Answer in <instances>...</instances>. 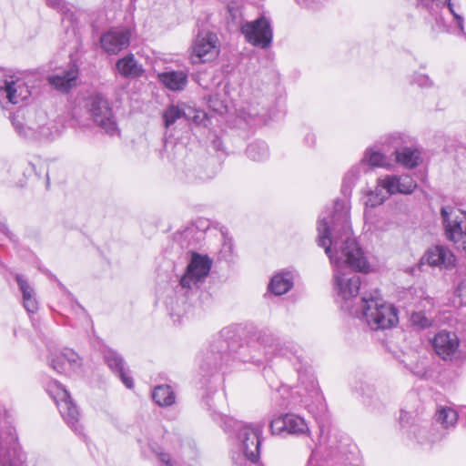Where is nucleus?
Here are the masks:
<instances>
[{
  "instance_id": "f257e3e1",
  "label": "nucleus",
  "mask_w": 466,
  "mask_h": 466,
  "mask_svg": "<svg viewBox=\"0 0 466 466\" xmlns=\"http://www.w3.org/2000/svg\"><path fill=\"white\" fill-rule=\"evenodd\" d=\"M319 246L334 265V289L340 308L351 314L360 313L371 329H386L398 323L397 309L386 302L378 289L364 292L360 309H354L352 300L360 289V276L349 269L366 272L369 262L362 248L352 236L350 207L347 201L337 199L333 211L322 212L317 222Z\"/></svg>"
},
{
  "instance_id": "f03ea898",
  "label": "nucleus",
  "mask_w": 466,
  "mask_h": 466,
  "mask_svg": "<svg viewBox=\"0 0 466 466\" xmlns=\"http://www.w3.org/2000/svg\"><path fill=\"white\" fill-rule=\"evenodd\" d=\"M257 340L262 347L266 358L282 357L292 361L298 373L299 384L296 393L300 397V402L309 409L316 405L320 411H324L326 406L322 393L310 368L303 363L300 348L292 340L280 337L278 332L269 329L259 330Z\"/></svg>"
},
{
  "instance_id": "7ed1b4c3",
  "label": "nucleus",
  "mask_w": 466,
  "mask_h": 466,
  "mask_svg": "<svg viewBox=\"0 0 466 466\" xmlns=\"http://www.w3.org/2000/svg\"><path fill=\"white\" fill-rule=\"evenodd\" d=\"M235 345V342H229L222 335L216 338L209 348L199 356L198 369L201 375L211 376L223 366H233L235 362L260 364V359L250 355L248 345H239L237 349Z\"/></svg>"
},
{
  "instance_id": "20e7f679",
  "label": "nucleus",
  "mask_w": 466,
  "mask_h": 466,
  "mask_svg": "<svg viewBox=\"0 0 466 466\" xmlns=\"http://www.w3.org/2000/svg\"><path fill=\"white\" fill-rule=\"evenodd\" d=\"M212 418L220 423L225 432L237 436L243 454L235 461L236 466H262L258 462L262 434L259 426L246 424L215 410Z\"/></svg>"
},
{
  "instance_id": "39448f33",
  "label": "nucleus",
  "mask_w": 466,
  "mask_h": 466,
  "mask_svg": "<svg viewBox=\"0 0 466 466\" xmlns=\"http://www.w3.org/2000/svg\"><path fill=\"white\" fill-rule=\"evenodd\" d=\"M10 120L15 133L23 139L35 141L51 135L46 114L42 110L20 107L10 116Z\"/></svg>"
},
{
  "instance_id": "423d86ee",
  "label": "nucleus",
  "mask_w": 466,
  "mask_h": 466,
  "mask_svg": "<svg viewBox=\"0 0 466 466\" xmlns=\"http://www.w3.org/2000/svg\"><path fill=\"white\" fill-rule=\"evenodd\" d=\"M85 107L89 118L106 134L111 137L120 134L112 105L105 96L99 93L89 96Z\"/></svg>"
},
{
  "instance_id": "0eeeda50",
  "label": "nucleus",
  "mask_w": 466,
  "mask_h": 466,
  "mask_svg": "<svg viewBox=\"0 0 466 466\" xmlns=\"http://www.w3.org/2000/svg\"><path fill=\"white\" fill-rule=\"evenodd\" d=\"M327 459L334 461L333 466H360L357 447L345 437L339 439L329 434L327 442L319 444Z\"/></svg>"
},
{
  "instance_id": "6e6552de",
  "label": "nucleus",
  "mask_w": 466,
  "mask_h": 466,
  "mask_svg": "<svg viewBox=\"0 0 466 466\" xmlns=\"http://www.w3.org/2000/svg\"><path fill=\"white\" fill-rule=\"evenodd\" d=\"M47 391L55 400L68 427L76 434H82L83 426L80 423V411L66 389L60 382L54 380L48 385Z\"/></svg>"
},
{
  "instance_id": "1a4fd4ad",
  "label": "nucleus",
  "mask_w": 466,
  "mask_h": 466,
  "mask_svg": "<svg viewBox=\"0 0 466 466\" xmlns=\"http://www.w3.org/2000/svg\"><path fill=\"white\" fill-rule=\"evenodd\" d=\"M441 216L447 239L466 255V211L447 206L441 208Z\"/></svg>"
},
{
  "instance_id": "9d476101",
  "label": "nucleus",
  "mask_w": 466,
  "mask_h": 466,
  "mask_svg": "<svg viewBox=\"0 0 466 466\" xmlns=\"http://www.w3.org/2000/svg\"><path fill=\"white\" fill-rule=\"evenodd\" d=\"M212 267V260L207 255L192 252L185 273L179 279L183 289H193L199 288L208 278Z\"/></svg>"
},
{
  "instance_id": "9b49d317",
  "label": "nucleus",
  "mask_w": 466,
  "mask_h": 466,
  "mask_svg": "<svg viewBox=\"0 0 466 466\" xmlns=\"http://www.w3.org/2000/svg\"><path fill=\"white\" fill-rule=\"evenodd\" d=\"M30 96L28 86L13 75L0 77V106L9 110L11 106L18 105Z\"/></svg>"
},
{
  "instance_id": "f8f14e48",
  "label": "nucleus",
  "mask_w": 466,
  "mask_h": 466,
  "mask_svg": "<svg viewBox=\"0 0 466 466\" xmlns=\"http://www.w3.org/2000/svg\"><path fill=\"white\" fill-rule=\"evenodd\" d=\"M241 33L248 43L257 47L265 49L272 43L273 31L270 21L264 15L254 21L245 22Z\"/></svg>"
},
{
  "instance_id": "ddd939ff",
  "label": "nucleus",
  "mask_w": 466,
  "mask_h": 466,
  "mask_svg": "<svg viewBox=\"0 0 466 466\" xmlns=\"http://www.w3.org/2000/svg\"><path fill=\"white\" fill-rule=\"evenodd\" d=\"M388 165L387 157L384 154L373 147H369L365 150L363 157L360 162L352 167L345 175V184H354L360 177L361 173H366L370 167H383Z\"/></svg>"
},
{
  "instance_id": "4468645a",
  "label": "nucleus",
  "mask_w": 466,
  "mask_h": 466,
  "mask_svg": "<svg viewBox=\"0 0 466 466\" xmlns=\"http://www.w3.org/2000/svg\"><path fill=\"white\" fill-rule=\"evenodd\" d=\"M131 30L127 27H113L100 36L101 48L108 55H116L130 45Z\"/></svg>"
},
{
  "instance_id": "2eb2a0df",
  "label": "nucleus",
  "mask_w": 466,
  "mask_h": 466,
  "mask_svg": "<svg viewBox=\"0 0 466 466\" xmlns=\"http://www.w3.org/2000/svg\"><path fill=\"white\" fill-rule=\"evenodd\" d=\"M217 41V35L213 33H198L193 46V63L197 62L196 58L203 63L215 58L218 54Z\"/></svg>"
},
{
  "instance_id": "dca6fc26",
  "label": "nucleus",
  "mask_w": 466,
  "mask_h": 466,
  "mask_svg": "<svg viewBox=\"0 0 466 466\" xmlns=\"http://www.w3.org/2000/svg\"><path fill=\"white\" fill-rule=\"evenodd\" d=\"M431 344L440 358L443 360H452L458 353L460 340L455 332L442 329L434 336Z\"/></svg>"
},
{
  "instance_id": "f3484780",
  "label": "nucleus",
  "mask_w": 466,
  "mask_h": 466,
  "mask_svg": "<svg viewBox=\"0 0 466 466\" xmlns=\"http://www.w3.org/2000/svg\"><path fill=\"white\" fill-rule=\"evenodd\" d=\"M269 427L272 434L287 432L292 435H301L309 431L308 425L304 419L295 414L279 416L271 420Z\"/></svg>"
},
{
  "instance_id": "a211bd4d",
  "label": "nucleus",
  "mask_w": 466,
  "mask_h": 466,
  "mask_svg": "<svg viewBox=\"0 0 466 466\" xmlns=\"http://www.w3.org/2000/svg\"><path fill=\"white\" fill-rule=\"evenodd\" d=\"M379 186L385 189L388 195H410L417 187V183L410 175H387L378 179Z\"/></svg>"
},
{
  "instance_id": "6ab92c4d",
  "label": "nucleus",
  "mask_w": 466,
  "mask_h": 466,
  "mask_svg": "<svg viewBox=\"0 0 466 466\" xmlns=\"http://www.w3.org/2000/svg\"><path fill=\"white\" fill-rule=\"evenodd\" d=\"M24 459L14 434L10 431L5 440L0 434L1 466H23Z\"/></svg>"
},
{
  "instance_id": "aec40b11",
  "label": "nucleus",
  "mask_w": 466,
  "mask_h": 466,
  "mask_svg": "<svg viewBox=\"0 0 466 466\" xmlns=\"http://www.w3.org/2000/svg\"><path fill=\"white\" fill-rule=\"evenodd\" d=\"M103 355L108 368L120 378L127 389H132L134 387L133 379L129 376V370L127 368L123 357L112 349H106Z\"/></svg>"
},
{
  "instance_id": "412c9836",
  "label": "nucleus",
  "mask_w": 466,
  "mask_h": 466,
  "mask_svg": "<svg viewBox=\"0 0 466 466\" xmlns=\"http://www.w3.org/2000/svg\"><path fill=\"white\" fill-rule=\"evenodd\" d=\"M431 267H438L440 268H451L455 266V256L452 252L443 246H434L430 248L422 257Z\"/></svg>"
},
{
  "instance_id": "4be33fe9",
  "label": "nucleus",
  "mask_w": 466,
  "mask_h": 466,
  "mask_svg": "<svg viewBox=\"0 0 466 466\" xmlns=\"http://www.w3.org/2000/svg\"><path fill=\"white\" fill-rule=\"evenodd\" d=\"M417 292V290H415ZM418 297L420 299L417 309L418 311H414L410 315V322L413 326L418 329H427L431 326L432 319L427 316L426 311H430L434 306V300L429 296H425V292L420 289L418 290Z\"/></svg>"
},
{
  "instance_id": "5701e85b",
  "label": "nucleus",
  "mask_w": 466,
  "mask_h": 466,
  "mask_svg": "<svg viewBox=\"0 0 466 466\" xmlns=\"http://www.w3.org/2000/svg\"><path fill=\"white\" fill-rule=\"evenodd\" d=\"M77 76L78 68L72 64L60 73L48 76L47 80L56 90L68 92L76 85Z\"/></svg>"
},
{
  "instance_id": "b1692460",
  "label": "nucleus",
  "mask_w": 466,
  "mask_h": 466,
  "mask_svg": "<svg viewBox=\"0 0 466 466\" xmlns=\"http://www.w3.org/2000/svg\"><path fill=\"white\" fill-rule=\"evenodd\" d=\"M116 68L119 75L125 78H138L145 72L143 66L131 53L118 59L116 63Z\"/></svg>"
},
{
  "instance_id": "393cba45",
  "label": "nucleus",
  "mask_w": 466,
  "mask_h": 466,
  "mask_svg": "<svg viewBox=\"0 0 466 466\" xmlns=\"http://www.w3.org/2000/svg\"><path fill=\"white\" fill-rule=\"evenodd\" d=\"M157 78L167 89L182 91L187 85V73L183 70H169L157 75Z\"/></svg>"
},
{
  "instance_id": "a878e982",
  "label": "nucleus",
  "mask_w": 466,
  "mask_h": 466,
  "mask_svg": "<svg viewBox=\"0 0 466 466\" xmlns=\"http://www.w3.org/2000/svg\"><path fill=\"white\" fill-rule=\"evenodd\" d=\"M15 280L23 295L24 308L29 314L36 312L38 309V302L35 299V289L23 275L16 274Z\"/></svg>"
},
{
  "instance_id": "bb28decb",
  "label": "nucleus",
  "mask_w": 466,
  "mask_h": 466,
  "mask_svg": "<svg viewBox=\"0 0 466 466\" xmlns=\"http://www.w3.org/2000/svg\"><path fill=\"white\" fill-rule=\"evenodd\" d=\"M294 273L289 270L277 273L268 284L269 290L278 296L286 294L294 285Z\"/></svg>"
},
{
  "instance_id": "cd10ccee",
  "label": "nucleus",
  "mask_w": 466,
  "mask_h": 466,
  "mask_svg": "<svg viewBox=\"0 0 466 466\" xmlns=\"http://www.w3.org/2000/svg\"><path fill=\"white\" fill-rule=\"evenodd\" d=\"M227 4L226 20L230 31L242 30L243 22L240 5L244 0H222Z\"/></svg>"
},
{
  "instance_id": "c85d7f7f",
  "label": "nucleus",
  "mask_w": 466,
  "mask_h": 466,
  "mask_svg": "<svg viewBox=\"0 0 466 466\" xmlns=\"http://www.w3.org/2000/svg\"><path fill=\"white\" fill-rule=\"evenodd\" d=\"M434 420L446 431L445 433H442L444 436L449 431L455 428L458 421V412L451 407L440 406L435 411Z\"/></svg>"
},
{
  "instance_id": "c756f323",
  "label": "nucleus",
  "mask_w": 466,
  "mask_h": 466,
  "mask_svg": "<svg viewBox=\"0 0 466 466\" xmlns=\"http://www.w3.org/2000/svg\"><path fill=\"white\" fill-rule=\"evenodd\" d=\"M395 160L406 168L416 167L420 161V152L416 148L403 147L394 151Z\"/></svg>"
},
{
  "instance_id": "7c9ffc66",
  "label": "nucleus",
  "mask_w": 466,
  "mask_h": 466,
  "mask_svg": "<svg viewBox=\"0 0 466 466\" xmlns=\"http://www.w3.org/2000/svg\"><path fill=\"white\" fill-rule=\"evenodd\" d=\"M410 438L415 440L419 443L427 441H437L443 437V434H436L429 432L428 426L419 423H412L408 430Z\"/></svg>"
},
{
  "instance_id": "2f4dec72",
  "label": "nucleus",
  "mask_w": 466,
  "mask_h": 466,
  "mask_svg": "<svg viewBox=\"0 0 466 466\" xmlns=\"http://www.w3.org/2000/svg\"><path fill=\"white\" fill-rule=\"evenodd\" d=\"M152 398L158 406L168 407L175 403L176 395L169 385H158L154 388Z\"/></svg>"
},
{
  "instance_id": "473e14b6",
  "label": "nucleus",
  "mask_w": 466,
  "mask_h": 466,
  "mask_svg": "<svg viewBox=\"0 0 466 466\" xmlns=\"http://www.w3.org/2000/svg\"><path fill=\"white\" fill-rule=\"evenodd\" d=\"M440 11L447 9L452 15L453 23L460 32H463L464 18L461 13L460 0H441Z\"/></svg>"
},
{
  "instance_id": "72a5a7b5",
  "label": "nucleus",
  "mask_w": 466,
  "mask_h": 466,
  "mask_svg": "<svg viewBox=\"0 0 466 466\" xmlns=\"http://www.w3.org/2000/svg\"><path fill=\"white\" fill-rule=\"evenodd\" d=\"M247 157L256 162H262L269 157V148L264 141H254L246 149Z\"/></svg>"
},
{
  "instance_id": "f704fd0d",
  "label": "nucleus",
  "mask_w": 466,
  "mask_h": 466,
  "mask_svg": "<svg viewBox=\"0 0 466 466\" xmlns=\"http://www.w3.org/2000/svg\"><path fill=\"white\" fill-rule=\"evenodd\" d=\"M164 126L166 128H169L177 120L185 117L187 118L185 105L182 106H169L163 112Z\"/></svg>"
},
{
  "instance_id": "c9c22d12",
  "label": "nucleus",
  "mask_w": 466,
  "mask_h": 466,
  "mask_svg": "<svg viewBox=\"0 0 466 466\" xmlns=\"http://www.w3.org/2000/svg\"><path fill=\"white\" fill-rule=\"evenodd\" d=\"M60 360L66 361V372L69 370L75 371L78 370L82 365V361L78 354L69 349H66L64 351L60 352Z\"/></svg>"
},
{
  "instance_id": "e433bc0d",
  "label": "nucleus",
  "mask_w": 466,
  "mask_h": 466,
  "mask_svg": "<svg viewBox=\"0 0 466 466\" xmlns=\"http://www.w3.org/2000/svg\"><path fill=\"white\" fill-rule=\"evenodd\" d=\"M415 1H416L417 8L426 11L431 16H435L437 18V15L440 12V8L441 7V4H442L441 0H415Z\"/></svg>"
},
{
  "instance_id": "4c0bfd02",
  "label": "nucleus",
  "mask_w": 466,
  "mask_h": 466,
  "mask_svg": "<svg viewBox=\"0 0 466 466\" xmlns=\"http://www.w3.org/2000/svg\"><path fill=\"white\" fill-rule=\"evenodd\" d=\"M383 190L385 189L378 185L375 190L369 194L366 205L372 208L381 205L387 199V196Z\"/></svg>"
},
{
  "instance_id": "58836bf2",
  "label": "nucleus",
  "mask_w": 466,
  "mask_h": 466,
  "mask_svg": "<svg viewBox=\"0 0 466 466\" xmlns=\"http://www.w3.org/2000/svg\"><path fill=\"white\" fill-rule=\"evenodd\" d=\"M0 235H3L10 242L17 244L19 242L18 236L12 231L7 223L5 217L0 212Z\"/></svg>"
},
{
  "instance_id": "ea45409f",
  "label": "nucleus",
  "mask_w": 466,
  "mask_h": 466,
  "mask_svg": "<svg viewBox=\"0 0 466 466\" xmlns=\"http://www.w3.org/2000/svg\"><path fill=\"white\" fill-rule=\"evenodd\" d=\"M410 83L415 84L421 88H431L433 86V81L429 77V76L418 72L413 73Z\"/></svg>"
},
{
  "instance_id": "a19ab883",
  "label": "nucleus",
  "mask_w": 466,
  "mask_h": 466,
  "mask_svg": "<svg viewBox=\"0 0 466 466\" xmlns=\"http://www.w3.org/2000/svg\"><path fill=\"white\" fill-rule=\"evenodd\" d=\"M303 8L317 11L324 6L326 0H295Z\"/></svg>"
},
{
  "instance_id": "79ce46f5",
  "label": "nucleus",
  "mask_w": 466,
  "mask_h": 466,
  "mask_svg": "<svg viewBox=\"0 0 466 466\" xmlns=\"http://www.w3.org/2000/svg\"><path fill=\"white\" fill-rule=\"evenodd\" d=\"M50 366L57 373H66V364L65 360H60V353L51 358Z\"/></svg>"
},
{
  "instance_id": "37998d69",
  "label": "nucleus",
  "mask_w": 466,
  "mask_h": 466,
  "mask_svg": "<svg viewBox=\"0 0 466 466\" xmlns=\"http://www.w3.org/2000/svg\"><path fill=\"white\" fill-rule=\"evenodd\" d=\"M157 457L161 463L160 466H177L175 461L171 458V455L164 451H157Z\"/></svg>"
},
{
  "instance_id": "c03bdc74",
  "label": "nucleus",
  "mask_w": 466,
  "mask_h": 466,
  "mask_svg": "<svg viewBox=\"0 0 466 466\" xmlns=\"http://www.w3.org/2000/svg\"><path fill=\"white\" fill-rule=\"evenodd\" d=\"M264 107H261V108H251L250 106H248L245 111L248 115V116L250 118V119H256L258 117H261V119H264V116H265V112H264Z\"/></svg>"
},
{
  "instance_id": "a18cd8bd",
  "label": "nucleus",
  "mask_w": 466,
  "mask_h": 466,
  "mask_svg": "<svg viewBox=\"0 0 466 466\" xmlns=\"http://www.w3.org/2000/svg\"><path fill=\"white\" fill-rule=\"evenodd\" d=\"M456 293L460 298L466 300V269H465V272L461 276V280L458 285Z\"/></svg>"
},
{
  "instance_id": "49530a36",
  "label": "nucleus",
  "mask_w": 466,
  "mask_h": 466,
  "mask_svg": "<svg viewBox=\"0 0 466 466\" xmlns=\"http://www.w3.org/2000/svg\"><path fill=\"white\" fill-rule=\"evenodd\" d=\"M46 4L54 9L63 11L65 8L64 0H46Z\"/></svg>"
},
{
  "instance_id": "de8ad7c7",
  "label": "nucleus",
  "mask_w": 466,
  "mask_h": 466,
  "mask_svg": "<svg viewBox=\"0 0 466 466\" xmlns=\"http://www.w3.org/2000/svg\"><path fill=\"white\" fill-rule=\"evenodd\" d=\"M410 419V414L409 411L401 410L400 416V422L402 428H405L409 424V420Z\"/></svg>"
},
{
  "instance_id": "09e8293b",
  "label": "nucleus",
  "mask_w": 466,
  "mask_h": 466,
  "mask_svg": "<svg viewBox=\"0 0 466 466\" xmlns=\"http://www.w3.org/2000/svg\"><path fill=\"white\" fill-rule=\"evenodd\" d=\"M305 142L309 145V146H314L315 145V142H316V136L313 134V133H310L309 132L306 136H305V138H304Z\"/></svg>"
},
{
  "instance_id": "8fccbe9b",
  "label": "nucleus",
  "mask_w": 466,
  "mask_h": 466,
  "mask_svg": "<svg viewBox=\"0 0 466 466\" xmlns=\"http://www.w3.org/2000/svg\"><path fill=\"white\" fill-rule=\"evenodd\" d=\"M412 372L420 378H423L426 375V370L423 368L419 369L418 370H414Z\"/></svg>"
},
{
  "instance_id": "3c124183",
  "label": "nucleus",
  "mask_w": 466,
  "mask_h": 466,
  "mask_svg": "<svg viewBox=\"0 0 466 466\" xmlns=\"http://www.w3.org/2000/svg\"><path fill=\"white\" fill-rule=\"evenodd\" d=\"M205 405L208 407V410H211L212 409V405L210 403V396H207L205 400Z\"/></svg>"
},
{
  "instance_id": "603ef678",
  "label": "nucleus",
  "mask_w": 466,
  "mask_h": 466,
  "mask_svg": "<svg viewBox=\"0 0 466 466\" xmlns=\"http://www.w3.org/2000/svg\"><path fill=\"white\" fill-rule=\"evenodd\" d=\"M58 285H59L61 289L66 290V289L65 288V286L61 282H59Z\"/></svg>"
},
{
  "instance_id": "864d4df0",
  "label": "nucleus",
  "mask_w": 466,
  "mask_h": 466,
  "mask_svg": "<svg viewBox=\"0 0 466 466\" xmlns=\"http://www.w3.org/2000/svg\"><path fill=\"white\" fill-rule=\"evenodd\" d=\"M206 177L199 176V179L204 180Z\"/></svg>"
}]
</instances>
